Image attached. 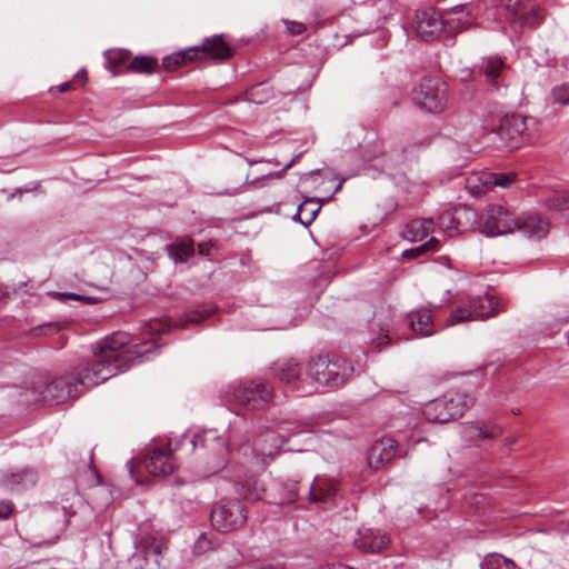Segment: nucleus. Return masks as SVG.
<instances>
[{
	"instance_id": "obj_52",
	"label": "nucleus",
	"mask_w": 569,
	"mask_h": 569,
	"mask_svg": "<svg viewBox=\"0 0 569 569\" xmlns=\"http://www.w3.org/2000/svg\"><path fill=\"white\" fill-rule=\"evenodd\" d=\"M557 321L560 323H568L569 322V312L566 311L563 313H557Z\"/></svg>"
},
{
	"instance_id": "obj_49",
	"label": "nucleus",
	"mask_w": 569,
	"mask_h": 569,
	"mask_svg": "<svg viewBox=\"0 0 569 569\" xmlns=\"http://www.w3.org/2000/svg\"><path fill=\"white\" fill-rule=\"evenodd\" d=\"M301 157V153H298L296 157H293L280 171V173L277 174V177L281 178L290 168L295 166V163L298 161V159Z\"/></svg>"
},
{
	"instance_id": "obj_27",
	"label": "nucleus",
	"mask_w": 569,
	"mask_h": 569,
	"mask_svg": "<svg viewBox=\"0 0 569 569\" xmlns=\"http://www.w3.org/2000/svg\"><path fill=\"white\" fill-rule=\"evenodd\" d=\"M320 209L321 204L318 199H307L298 207L293 219L299 221L302 226L308 227L316 219Z\"/></svg>"
},
{
	"instance_id": "obj_54",
	"label": "nucleus",
	"mask_w": 569,
	"mask_h": 569,
	"mask_svg": "<svg viewBox=\"0 0 569 569\" xmlns=\"http://www.w3.org/2000/svg\"><path fill=\"white\" fill-rule=\"evenodd\" d=\"M320 569H351V568H346L340 565H327V566L321 567Z\"/></svg>"
},
{
	"instance_id": "obj_33",
	"label": "nucleus",
	"mask_w": 569,
	"mask_h": 569,
	"mask_svg": "<svg viewBox=\"0 0 569 569\" xmlns=\"http://www.w3.org/2000/svg\"><path fill=\"white\" fill-rule=\"evenodd\" d=\"M192 50L193 49L188 48V49L174 52L172 54L166 56L163 58V67L167 70H171V69H173L180 64H183L188 61H192L194 59L193 54H192Z\"/></svg>"
},
{
	"instance_id": "obj_39",
	"label": "nucleus",
	"mask_w": 569,
	"mask_h": 569,
	"mask_svg": "<svg viewBox=\"0 0 569 569\" xmlns=\"http://www.w3.org/2000/svg\"><path fill=\"white\" fill-rule=\"evenodd\" d=\"M212 541L208 533H201L193 543V552L201 555L212 549Z\"/></svg>"
},
{
	"instance_id": "obj_10",
	"label": "nucleus",
	"mask_w": 569,
	"mask_h": 569,
	"mask_svg": "<svg viewBox=\"0 0 569 569\" xmlns=\"http://www.w3.org/2000/svg\"><path fill=\"white\" fill-rule=\"evenodd\" d=\"M181 445H187L189 451L196 450L198 447L206 449L208 453L214 458L224 460L229 452L226 439H223L217 429H208L196 433L192 438L187 435L180 437Z\"/></svg>"
},
{
	"instance_id": "obj_46",
	"label": "nucleus",
	"mask_w": 569,
	"mask_h": 569,
	"mask_svg": "<svg viewBox=\"0 0 569 569\" xmlns=\"http://www.w3.org/2000/svg\"><path fill=\"white\" fill-rule=\"evenodd\" d=\"M550 207L555 208V209H567V208H569V198L556 197L552 200V203L550 204Z\"/></svg>"
},
{
	"instance_id": "obj_17",
	"label": "nucleus",
	"mask_w": 569,
	"mask_h": 569,
	"mask_svg": "<svg viewBox=\"0 0 569 569\" xmlns=\"http://www.w3.org/2000/svg\"><path fill=\"white\" fill-rule=\"evenodd\" d=\"M390 545V539L385 533L372 529H361L355 539V546L367 552H381Z\"/></svg>"
},
{
	"instance_id": "obj_1",
	"label": "nucleus",
	"mask_w": 569,
	"mask_h": 569,
	"mask_svg": "<svg viewBox=\"0 0 569 569\" xmlns=\"http://www.w3.org/2000/svg\"><path fill=\"white\" fill-rule=\"evenodd\" d=\"M97 358L79 373L56 377L47 391H77L78 387L90 389L127 371L131 366L153 359L158 348L152 341L130 345L124 332H114L94 349Z\"/></svg>"
},
{
	"instance_id": "obj_44",
	"label": "nucleus",
	"mask_w": 569,
	"mask_h": 569,
	"mask_svg": "<svg viewBox=\"0 0 569 569\" xmlns=\"http://www.w3.org/2000/svg\"><path fill=\"white\" fill-rule=\"evenodd\" d=\"M107 59L112 64H120L124 58H127V53L122 51H111L106 52Z\"/></svg>"
},
{
	"instance_id": "obj_15",
	"label": "nucleus",
	"mask_w": 569,
	"mask_h": 569,
	"mask_svg": "<svg viewBox=\"0 0 569 569\" xmlns=\"http://www.w3.org/2000/svg\"><path fill=\"white\" fill-rule=\"evenodd\" d=\"M503 433L500 425L492 420H477L466 423L462 427V435L470 442H478L487 439H497Z\"/></svg>"
},
{
	"instance_id": "obj_32",
	"label": "nucleus",
	"mask_w": 569,
	"mask_h": 569,
	"mask_svg": "<svg viewBox=\"0 0 569 569\" xmlns=\"http://www.w3.org/2000/svg\"><path fill=\"white\" fill-rule=\"evenodd\" d=\"M158 68L157 59L148 56L136 57L129 64V70L137 73H153Z\"/></svg>"
},
{
	"instance_id": "obj_31",
	"label": "nucleus",
	"mask_w": 569,
	"mask_h": 569,
	"mask_svg": "<svg viewBox=\"0 0 569 569\" xmlns=\"http://www.w3.org/2000/svg\"><path fill=\"white\" fill-rule=\"evenodd\" d=\"M515 172H497V173H487L482 178V183L485 186H497L501 188H509L516 181Z\"/></svg>"
},
{
	"instance_id": "obj_13",
	"label": "nucleus",
	"mask_w": 569,
	"mask_h": 569,
	"mask_svg": "<svg viewBox=\"0 0 569 569\" xmlns=\"http://www.w3.org/2000/svg\"><path fill=\"white\" fill-rule=\"evenodd\" d=\"M224 401L229 409L240 415L241 411H253L262 409L271 399L272 393H224Z\"/></svg>"
},
{
	"instance_id": "obj_30",
	"label": "nucleus",
	"mask_w": 569,
	"mask_h": 569,
	"mask_svg": "<svg viewBox=\"0 0 569 569\" xmlns=\"http://www.w3.org/2000/svg\"><path fill=\"white\" fill-rule=\"evenodd\" d=\"M264 491V486L256 477H249L240 483L239 493L246 499L259 500L263 496Z\"/></svg>"
},
{
	"instance_id": "obj_22",
	"label": "nucleus",
	"mask_w": 569,
	"mask_h": 569,
	"mask_svg": "<svg viewBox=\"0 0 569 569\" xmlns=\"http://www.w3.org/2000/svg\"><path fill=\"white\" fill-rule=\"evenodd\" d=\"M408 322L411 330L422 337H429L435 332L433 319L429 309L410 312Z\"/></svg>"
},
{
	"instance_id": "obj_53",
	"label": "nucleus",
	"mask_w": 569,
	"mask_h": 569,
	"mask_svg": "<svg viewBox=\"0 0 569 569\" xmlns=\"http://www.w3.org/2000/svg\"><path fill=\"white\" fill-rule=\"evenodd\" d=\"M506 565H507L506 568L503 566L502 569H521L511 559H508Z\"/></svg>"
},
{
	"instance_id": "obj_21",
	"label": "nucleus",
	"mask_w": 569,
	"mask_h": 569,
	"mask_svg": "<svg viewBox=\"0 0 569 569\" xmlns=\"http://www.w3.org/2000/svg\"><path fill=\"white\" fill-rule=\"evenodd\" d=\"M446 396L448 395L441 393L423 406L422 413L427 420L439 423H447L452 420V413H448L446 408Z\"/></svg>"
},
{
	"instance_id": "obj_8",
	"label": "nucleus",
	"mask_w": 569,
	"mask_h": 569,
	"mask_svg": "<svg viewBox=\"0 0 569 569\" xmlns=\"http://www.w3.org/2000/svg\"><path fill=\"white\" fill-rule=\"evenodd\" d=\"M498 313L497 302L489 296H479L467 305L453 310L447 320V326H455L468 320H483Z\"/></svg>"
},
{
	"instance_id": "obj_51",
	"label": "nucleus",
	"mask_w": 569,
	"mask_h": 569,
	"mask_svg": "<svg viewBox=\"0 0 569 569\" xmlns=\"http://www.w3.org/2000/svg\"><path fill=\"white\" fill-rule=\"evenodd\" d=\"M389 343H390V337H389L388 332L381 331L380 336L377 338V345L382 346V345H389Z\"/></svg>"
},
{
	"instance_id": "obj_40",
	"label": "nucleus",
	"mask_w": 569,
	"mask_h": 569,
	"mask_svg": "<svg viewBox=\"0 0 569 569\" xmlns=\"http://www.w3.org/2000/svg\"><path fill=\"white\" fill-rule=\"evenodd\" d=\"M56 295H57V297L61 301H66L68 299H72V300H78V301H84V302L90 303V305H93V303L98 302V299L94 298V297L82 296V295L72 293V292H64V293L57 292Z\"/></svg>"
},
{
	"instance_id": "obj_60",
	"label": "nucleus",
	"mask_w": 569,
	"mask_h": 569,
	"mask_svg": "<svg viewBox=\"0 0 569 569\" xmlns=\"http://www.w3.org/2000/svg\"><path fill=\"white\" fill-rule=\"evenodd\" d=\"M91 469H92L93 471H97V468H96L93 465L91 466Z\"/></svg>"
},
{
	"instance_id": "obj_48",
	"label": "nucleus",
	"mask_w": 569,
	"mask_h": 569,
	"mask_svg": "<svg viewBox=\"0 0 569 569\" xmlns=\"http://www.w3.org/2000/svg\"><path fill=\"white\" fill-rule=\"evenodd\" d=\"M430 142H431L430 138H423L422 140H416V141H413V142L409 146V148H410V149H412V150H413V149L423 148V147L429 146V144H430Z\"/></svg>"
},
{
	"instance_id": "obj_4",
	"label": "nucleus",
	"mask_w": 569,
	"mask_h": 569,
	"mask_svg": "<svg viewBox=\"0 0 569 569\" xmlns=\"http://www.w3.org/2000/svg\"><path fill=\"white\" fill-rule=\"evenodd\" d=\"M539 131V122L533 117H526L518 113H507L499 119V124H489L483 120L481 126L482 136L497 133L503 144L510 149H517L525 143L532 142Z\"/></svg>"
},
{
	"instance_id": "obj_42",
	"label": "nucleus",
	"mask_w": 569,
	"mask_h": 569,
	"mask_svg": "<svg viewBox=\"0 0 569 569\" xmlns=\"http://www.w3.org/2000/svg\"><path fill=\"white\" fill-rule=\"evenodd\" d=\"M14 509V505L10 500H2L0 501V520L8 519Z\"/></svg>"
},
{
	"instance_id": "obj_14",
	"label": "nucleus",
	"mask_w": 569,
	"mask_h": 569,
	"mask_svg": "<svg viewBox=\"0 0 569 569\" xmlns=\"http://www.w3.org/2000/svg\"><path fill=\"white\" fill-rule=\"evenodd\" d=\"M193 58L204 57L224 60L233 54L232 47L223 39L222 34L206 38L200 46L191 47Z\"/></svg>"
},
{
	"instance_id": "obj_43",
	"label": "nucleus",
	"mask_w": 569,
	"mask_h": 569,
	"mask_svg": "<svg viewBox=\"0 0 569 569\" xmlns=\"http://www.w3.org/2000/svg\"><path fill=\"white\" fill-rule=\"evenodd\" d=\"M81 79L82 81H86L87 80V71L86 69H81L74 77V80L73 81H67V82H63L61 84H59V91L60 92H67L68 90L71 89L72 84L77 81Z\"/></svg>"
},
{
	"instance_id": "obj_16",
	"label": "nucleus",
	"mask_w": 569,
	"mask_h": 569,
	"mask_svg": "<svg viewBox=\"0 0 569 569\" xmlns=\"http://www.w3.org/2000/svg\"><path fill=\"white\" fill-rule=\"evenodd\" d=\"M397 442L391 438L377 440L368 450L367 460L371 468L379 469L396 456Z\"/></svg>"
},
{
	"instance_id": "obj_23",
	"label": "nucleus",
	"mask_w": 569,
	"mask_h": 569,
	"mask_svg": "<svg viewBox=\"0 0 569 569\" xmlns=\"http://www.w3.org/2000/svg\"><path fill=\"white\" fill-rule=\"evenodd\" d=\"M506 69V63L500 57L483 58L480 64L475 67V71L486 77V80L492 86L498 84V79Z\"/></svg>"
},
{
	"instance_id": "obj_9",
	"label": "nucleus",
	"mask_w": 569,
	"mask_h": 569,
	"mask_svg": "<svg viewBox=\"0 0 569 569\" xmlns=\"http://www.w3.org/2000/svg\"><path fill=\"white\" fill-rule=\"evenodd\" d=\"M211 525L220 532H230L242 527L247 521L244 506L239 501L219 505L211 511Z\"/></svg>"
},
{
	"instance_id": "obj_57",
	"label": "nucleus",
	"mask_w": 569,
	"mask_h": 569,
	"mask_svg": "<svg viewBox=\"0 0 569 569\" xmlns=\"http://www.w3.org/2000/svg\"><path fill=\"white\" fill-rule=\"evenodd\" d=\"M342 188V182L338 183V186L336 187L335 191L338 192L339 190H341Z\"/></svg>"
},
{
	"instance_id": "obj_2",
	"label": "nucleus",
	"mask_w": 569,
	"mask_h": 569,
	"mask_svg": "<svg viewBox=\"0 0 569 569\" xmlns=\"http://www.w3.org/2000/svg\"><path fill=\"white\" fill-rule=\"evenodd\" d=\"M476 24V18L467 4L453 8L452 14L443 20L441 14L433 8L417 12L415 21L416 34L422 41L437 39L442 31L461 32Z\"/></svg>"
},
{
	"instance_id": "obj_6",
	"label": "nucleus",
	"mask_w": 569,
	"mask_h": 569,
	"mask_svg": "<svg viewBox=\"0 0 569 569\" xmlns=\"http://www.w3.org/2000/svg\"><path fill=\"white\" fill-rule=\"evenodd\" d=\"M499 13L515 28L536 29L543 21V12L533 0H491Z\"/></svg>"
},
{
	"instance_id": "obj_55",
	"label": "nucleus",
	"mask_w": 569,
	"mask_h": 569,
	"mask_svg": "<svg viewBox=\"0 0 569 569\" xmlns=\"http://www.w3.org/2000/svg\"><path fill=\"white\" fill-rule=\"evenodd\" d=\"M516 442H517V438H516V437H508V438L506 439L505 445H506L507 447H511V446H512L513 443H516Z\"/></svg>"
},
{
	"instance_id": "obj_36",
	"label": "nucleus",
	"mask_w": 569,
	"mask_h": 569,
	"mask_svg": "<svg viewBox=\"0 0 569 569\" xmlns=\"http://www.w3.org/2000/svg\"><path fill=\"white\" fill-rule=\"evenodd\" d=\"M271 389L267 381L262 379H247L241 381L240 386L236 391H270Z\"/></svg>"
},
{
	"instance_id": "obj_3",
	"label": "nucleus",
	"mask_w": 569,
	"mask_h": 569,
	"mask_svg": "<svg viewBox=\"0 0 569 569\" xmlns=\"http://www.w3.org/2000/svg\"><path fill=\"white\" fill-rule=\"evenodd\" d=\"M483 227L488 236L511 233L519 230L529 238L540 239L547 234L549 223L546 219L536 214L515 218L502 206L491 204L487 209Z\"/></svg>"
},
{
	"instance_id": "obj_41",
	"label": "nucleus",
	"mask_w": 569,
	"mask_h": 569,
	"mask_svg": "<svg viewBox=\"0 0 569 569\" xmlns=\"http://www.w3.org/2000/svg\"><path fill=\"white\" fill-rule=\"evenodd\" d=\"M284 24L288 32L292 36H300L307 30V27L302 22L284 20Z\"/></svg>"
},
{
	"instance_id": "obj_61",
	"label": "nucleus",
	"mask_w": 569,
	"mask_h": 569,
	"mask_svg": "<svg viewBox=\"0 0 569 569\" xmlns=\"http://www.w3.org/2000/svg\"><path fill=\"white\" fill-rule=\"evenodd\" d=\"M91 469H92L93 471H97V468H96L93 465L91 466Z\"/></svg>"
},
{
	"instance_id": "obj_12",
	"label": "nucleus",
	"mask_w": 569,
	"mask_h": 569,
	"mask_svg": "<svg viewBox=\"0 0 569 569\" xmlns=\"http://www.w3.org/2000/svg\"><path fill=\"white\" fill-rule=\"evenodd\" d=\"M166 549V542L157 537H143L136 541L134 558L137 561L143 560L140 569H157L160 565L162 551Z\"/></svg>"
},
{
	"instance_id": "obj_7",
	"label": "nucleus",
	"mask_w": 569,
	"mask_h": 569,
	"mask_svg": "<svg viewBox=\"0 0 569 569\" xmlns=\"http://www.w3.org/2000/svg\"><path fill=\"white\" fill-rule=\"evenodd\" d=\"M417 106L429 112H441L448 101V84L439 78H423L415 91Z\"/></svg>"
},
{
	"instance_id": "obj_58",
	"label": "nucleus",
	"mask_w": 569,
	"mask_h": 569,
	"mask_svg": "<svg viewBox=\"0 0 569 569\" xmlns=\"http://www.w3.org/2000/svg\"><path fill=\"white\" fill-rule=\"evenodd\" d=\"M89 460H90V466H92L93 465V453L92 452L90 453Z\"/></svg>"
},
{
	"instance_id": "obj_19",
	"label": "nucleus",
	"mask_w": 569,
	"mask_h": 569,
	"mask_svg": "<svg viewBox=\"0 0 569 569\" xmlns=\"http://www.w3.org/2000/svg\"><path fill=\"white\" fill-rule=\"evenodd\" d=\"M164 250L176 264L184 263L194 257V242L189 237L179 238L166 244Z\"/></svg>"
},
{
	"instance_id": "obj_5",
	"label": "nucleus",
	"mask_w": 569,
	"mask_h": 569,
	"mask_svg": "<svg viewBox=\"0 0 569 569\" xmlns=\"http://www.w3.org/2000/svg\"><path fill=\"white\" fill-rule=\"evenodd\" d=\"M353 367L342 357L331 353L312 358L308 375L320 386L339 388L352 375Z\"/></svg>"
},
{
	"instance_id": "obj_28",
	"label": "nucleus",
	"mask_w": 569,
	"mask_h": 569,
	"mask_svg": "<svg viewBox=\"0 0 569 569\" xmlns=\"http://www.w3.org/2000/svg\"><path fill=\"white\" fill-rule=\"evenodd\" d=\"M462 218H466L467 220L473 222L477 219V212L473 209L467 207L457 208L455 209L452 214L443 213L440 217V220L442 226L460 230V223Z\"/></svg>"
},
{
	"instance_id": "obj_20",
	"label": "nucleus",
	"mask_w": 569,
	"mask_h": 569,
	"mask_svg": "<svg viewBox=\"0 0 569 569\" xmlns=\"http://www.w3.org/2000/svg\"><path fill=\"white\" fill-rule=\"evenodd\" d=\"M338 491L337 482L327 477H316L309 488V500L322 502L329 500Z\"/></svg>"
},
{
	"instance_id": "obj_11",
	"label": "nucleus",
	"mask_w": 569,
	"mask_h": 569,
	"mask_svg": "<svg viewBox=\"0 0 569 569\" xmlns=\"http://www.w3.org/2000/svg\"><path fill=\"white\" fill-rule=\"evenodd\" d=\"M179 450L176 445L173 447L172 440L169 441L168 447H154L150 449L144 459L143 465L146 470L152 476H168L177 468V461L173 452Z\"/></svg>"
},
{
	"instance_id": "obj_25",
	"label": "nucleus",
	"mask_w": 569,
	"mask_h": 569,
	"mask_svg": "<svg viewBox=\"0 0 569 569\" xmlns=\"http://www.w3.org/2000/svg\"><path fill=\"white\" fill-rule=\"evenodd\" d=\"M273 375L281 381L290 383L299 378L300 366L293 358L281 359L271 367Z\"/></svg>"
},
{
	"instance_id": "obj_56",
	"label": "nucleus",
	"mask_w": 569,
	"mask_h": 569,
	"mask_svg": "<svg viewBox=\"0 0 569 569\" xmlns=\"http://www.w3.org/2000/svg\"><path fill=\"white\" fill-rule=\"evenodd\" d=\"M127 466L129 467V472H130V475H132V473H133V462H132V461H129V462L127 463Z\"/></svg>"
},
{
	"instance_id": "obj_35",
	"label": "nucleus",
	"mask_w": 569,
	"mask_h": 569,
	"mask_svg": "<svg viewBox=\"0 0 569 569\" xmlns=\"http://www.w3.org/2000/svg\"><path fill=\"white\" fill-rule=\"evenodd\" d=\"M248 99L254 103H264L272 97V91L269 87H267L266 82H260L252 86L247 91Z\"/></svg>"
},
{
	"instance_id": "obj_45",
	"label": "nucleus",
	"mask_w": 569,
	"mask_h": 569,
	"mask_svg": "<svg viewBox=\"0 0 569 569\" xmlns=\"http://www.w3.org/2000/svg\"><path fill=\"white\" fill-rule=\"evenodd\" d=\"M64 400H66V393H63V392L50 393V399H47V398L43 399V401L48 406L59 405V403L64 402Z\"/></svg>"
},
{
	"instance_id": "obj_34",
	"label": "nucleus",
	"mask_w": 569,
	"mask_h": 569,
	"mask_svg": "<svg viewBox=\"0 0 569 569\" xmlns=\"http://www.w3.org/2000/svg\"><path fill=\"white\" fill-rule=\"evenodd\" d=\"M439 248L440 241L437 238L431 237L427 242L418 247L405 250L402 252V257L407 259H413L423 254L425 252H437Z\"/></svg>"
},
{
	"instance_id": "obj_37",
	"label": "nucleus",
	"mask_w": 569,
	"mask_h": 569,
	"mask_svg": "<svg viewBox=\"0 0 569 569\" xmlns=\"http://www.w3.org/2000/svg\"><path fill=\"white\" fill-rule=\"evenodd\" d=\"M508 559L500 553H489L480 562V567L481 569H502L503 566H507Z\"/></svg>"
},
{
	"instance_id": "obj_24",
	"label": "nucleus",
	"mask_w": 569,
	"mask_h": 569,
	"mask_svg": "<svg viewBox=\"0 0 569 569\" xmlns=\"http://www.w3.org/2000/svg\"><path fill=\"white\" fill-rule=\"evenodd\" d=\"M447 411L448 413H452V420L458 419L463 416L467 409H469L473 402L475 397L473 393H447Z\"/></svg>"
},
{
	"instance_id": "obj_18",
	"label": "nucleus",
	"mask_w": 569,
	"mask_h": 569,
	"mask_svg": "<svg viewBox=\"0 0 569 569\" xmlns=\"http://www.w3.org/2000/svg\"><path fill=\"white\" fill-rule=\"evenodd\" d=\"M284 441H287V439L283 436L276 433L272 430H266L254 438L253 451L257 456H261L262 458H273L278 455L280 447Z\"/></svg>"
},
{
	"instance_id": "obj_59",
	"label": "nucleus",
	"mask_w": 569,
	"mask_h": 569,
	"mask_svg": "<svg viewBox=\"0 0 569 569\" xmlns=\"http://www.w3.org/2000/svg\"><path fill=\"white\" fill-rule=\"evenodd\" d=\"M91 469H92L93 471H97V468H96L93 465L91 466Z\"/></svg>"
},
{
	"instance_id": "obj_29",
	"label": "nucleus",
	"mask_w": 569,
	"mask_h": 569,
	"mask_svg": "<svg viewBox=\"0 0 569 569\" xmlns=\"http://www.w3.org/2000/svg\"><path fill=\"white\" fill-rule=\"evenodd\" d=\"M37 482V472L33 469H24L12 472L8 479V485L12 490L21 491L34 486Z\"/></svg>"
},
{
	"instance_id": "obj_38",
	"label": "nucleus",
	"mask_w": 569,
	"mask_h": 569,
	"mask_svg": "<svg viewBox=\"0 0 569 569\" xmlns=\"http://www.w3.org/2000/svg\"><path fill=\"white\" fill-rule=\"evenodd\" d=\"M551 97L555 103L560 106L569 104V83H562L551 90Z\"/></svg>"
},
{
	"instance_id": "obj_47",
	"label": "nucleus",
	"mask_w": 569,
	"mask_h": 569,
	"mask_svg": "<svg viewBox=\"0 0 569 569\" xmlns=\"http://www.w3.org/2000/svg\"><path fill=\"white\" fill-rule=\"evenodd\" d=\"M210 313H211V311H209V310H203L201 312L192 313V315L188 316L187 321H189V322H200L201 320H203L207 317H209Z\"/></svg>"
},
{
	"instance_id": "obj_50",
	"label": "nucleus",
	"mask_w": 569,
	"mask_h": 569,
	"mask_svg": "<svg viewBox=\"0 0 569 569\" xmlns=\"http://www.w3.org/2000/svg\"><path fill=\"white\" fill-rule=\"evenodd\" d=\"M213 244L211 242H203L198 246L199 253L202 256H209Z\"/></svg>"
},
{
	"instance_id": "obj_26",
	"label": "nucleus",
	"mask_w": 569,
	"mask_h": 569,
	"mask_svg": "<svg viewBox=\"0 0 569 569\" xmlns=\"http://www.w3.org/2000/svg\"><path fill=\"white\" fill-rule=\"evenodd\" d=\"M435 223L431 219L412 220L406 226L405 239L415 242L421 241L433 232Z\"/></svg>"
}]
</instances>
